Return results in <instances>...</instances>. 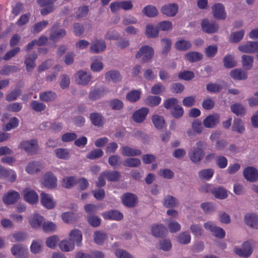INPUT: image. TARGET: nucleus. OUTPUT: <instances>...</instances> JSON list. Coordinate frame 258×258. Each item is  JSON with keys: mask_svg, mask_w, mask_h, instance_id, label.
<instances>
[{"mask_svg": "<svg viewBox=\"0 0 258 258\" xmlns=\"http://www.w3.org/2000/svg\"><path fill=\"white\" fill-rule=\"evenodd\" d=\"M19 148L31 155L37 154L39 149L38 141L36 139L22 141L20 143Z\"/></svg>", "mask_w": 258, "mask_h": 258, "instance_id": "obj_1", "label": "nucleus"}, {"mask_svg": "<svg viewBox=\"0 0 258 258\" xmlns=\"http://www.w3.org/2000/svg\"><path fill=\"white\" fill-rule=\"evenodd\" d=\"M154 54L153 48L149 45L142 46L136 53L135 57L137 59L142 58L143 63L149 62L153 58Z\"/></svg>", "mask_w": 258, "mask_h": 258, "instance_id": "obj_2", "label": "nucleus"}, {"mask_svg": "<svg viewBox=\"0 0 258 258\" xmlns=\"http://www.w3.org/2000/svg\"><path fill=\"white\" fill-rule=\"evenodd\" d=\"M255 244V242L252 239L248 240L243 242L241 248H235L234 251L235 253L243 257H248L253 251V247Z\"/></svg>", "mask_w": 258, "mask_h": 258, "instance_id": "obj_3", "label": "nucleus"}, {"mask_svg": "<svg viewBox=\"0 0 258 258\" xmlns=\"http://www.w3.org/2000/svg\"><path fill=\"white\" fill-rule=\"evenodd\" d=\"M238 50L245 53L252 54L258 52V41H248L245 44L240 45Z\"/></svg>", "mask_w": 258, "mask_h": 258, "instance_id": "obj_4", "label": "nucleus"}, {"mask_svg": "<svg viewBox=\"0 0 258 258\" xmlns=\"http://www.w3.org/2000/svg\"><path fill=\"white\" fill-rule=\"evenodd\" d=\"M122 203L128 208L135 207L138 202L137 196L131 192L124 194L121 197Z\"/></svg>", "mask_w": 258, "mask_h": 258, "instance_id": "obj_5", "label": "nucleus"}, {"mask_svg": "<svg viewBox=\"0 0 258 258\" xmlns=\"http://www.w3.org/2000/svg\"><path fill=\"white\" fill-rule=\"evenodd\" d=\"M203 30L207 33H213L217 32L219 29L218 23L215 21H210L205 19L201 22Z\"/></svg>", "mask_w": 258, "mask_h": 258, "instance_id": "obj_6", "label": "nucleus"}, {"mask_svg": "<svg viewBox=\"0 0 258 258\" xmlns=\"http://www.w3.org/2000/svg\"><path fill=\"white\" fill-rule=\"evenodd\" d=\"M190 160L194 163H200L205 156V152L202 149L193 148L188 153Z\"/></svg>", "mask_w": 258, "mask_h": 258, "instance_id": "obj_7", "label": "nucleus"}, {"mask_svg": "<svg viewBox=\"0 0 258 258\" xmlns=\"http://www.w3.org/2000/svg\"><path fill=\"white\" fill-rule=\"evenodd\" d=\"M11 251L12 254L16 258H25L28 255L27 249L22 244L13 245Z\"/></svg>", "mask_w": 258, "mask_h": 258, "instance_id": "obj_8", "label": "nucleus"}, {"mask_svg": "<svg viewBox=\"0 0 258 258\" xmlns=\"http://www.w3.org/2000/svg\"><path fill=\"white\" fill-rule=\"evenodd\" d=\"M92 79V76L89 72L80 71L75 75V80L76 83L79 85H86Z\"/></svg>", "mask_w": 258, "mask_h": 258, "instance_id": "obj_9", "label": "nucleus"}, {"mask_svg": "<svg viewBox=\"0 0 258 258\" xmlns=\"http://www.w3.org/2000/svg\"><path fill=\"white\" fill-rule=\"evenodd\" d=\"M149 112V109L147 107H142L135 111L132 115L134 121L137 123H143L146 119V116Z\"/></svg>", "mask_w": 258, "mask_h": 258, "instance_id": "obj_10", "label": "nucleus"}, {"mask_svg": "<svg viewBox=\"0 0 258 258\" xmlns=\"http://www.w3.org/2000/svg\"><path fill=\"white\" fill-rule=\"evenodd\" d=\"M220 122V116L217 113L211 114L206 117L203 121V124L206 128H214Z\"/></svg>", "mask_w": 258, "mask_h": 258, "instance_id": "obj_11", "label": "nucleus"}, {"mask_svg": "<svg viewBox=\"0 0 258 258\" xmlns=\"http://www.w3.org/2000/svg\"><path fill=\"white\" fill-rule=\"evenodd\" d=\"M106 47V43L102 39H94L91 42L90 51L94 53L103 51Z\"/></svg>", "mask_w": 258, "mask_h": 258, "instance_id": "obj_12", "label": "nucleus"}, {"mask_svg": "<svg viewBox=\"0 0 258 258\" xmlns=\"http://www.w3.org/2000/svg\"><path fill=\"white\" fill-rule=\"evenodd\" d=\"M67 34V31L64 29L56 28L53 26L50 32L49 39L53 41H57L59 39L63 38Z\"/></svg>", "mask_w": 258, "mask_h": 258, "instance_id": "obj_13", "label": "nucleus"}, {"mask_svg": "<svg viewBox=\"0 0 258 258\" xmlns=\"http://www.w3.org/2000/svg\"><path fill=\"white\" fill-rule=\"evenodd\" d=\"M178 6L175 3L168 4L161 8V13L168 17H174L177 13Z\"/></svg>", "mask_w": 258, "mask_h": 258, "instance_id": "obj_14", "label": "nucleus"}, {"mask_svg": "<svg viewBox=\"0 0 258 258\" xmlns=\"http://www.w3.org/2000/svg\"><path fill=\"white\" fill-rule=\"evenodd\" d=\"M214 17L218 20H223L226 18V13L223 5L220 3L215 4L212 7Z\"/></svg>", "mask_w": 258, "mask_h": 258, "instance_id": "obj_15", "label": "nucleus"}, {"mask_svg": "<svg viewBox=\"0 0 258 258\" xmlns=\"http://www.w3.org/2000/svg\"><path fill=\"white\" fill-rule=\"evenodd\" d=\"M20 198V194L15 190H10L3 196V202L7 205H12L16 203Z\"/></svg>", "mask_w": 258, "mask_h": 258, "instance_id": "obj_16", "label": "nucleus"}, {"mask_svg": "<svg viewBox=\"0 0 258 258\" xmlns=\"http://www.w3.org/2000/svg\"><path fill=\"white\" fill-rule=\"evenodd\" d=\"M57 179L51 172H47L43 178V185L49 188H54L56 186Z\"/></svg>", "mask_w": 258, "mask_h": 258, "instance_id": "obj_17", "label": "nucleus"}, {"mask_svg": "<svg viewBox=\"0 0 258 258\" xmlns=\"http://www.w3.org/2000/svg\"><path fill=\"white\" fill-rule=\"evenodd\" d=\"M243 175L247 180L254 182L258 178V171L254 167L249 166L244 170Z\"/></svg>", "mask_w": 258, "mask_h": 258, "instance_id": "obj_18", "label": "nucleus"}, {"mask_svg": "<svg viewBox=\"0 0 258 258\" xmlns=\"http://www.w3.org/2000/svg\"><path fill=\"white\" fill-rule=\"evenodd\" d=\"M69 240L74 243V245L76 244L78 246H80L82 241V233L77 229L72 230L69 234Z\"/></svg>", "mask_w": 258, "mask_h": 258, "instance_id": "obj_19", "label": "nucleus"}, {"mask_svg": "<svg viewBox=\"0 0 258 258\" xmlns=\"http://www.w3.org/2000/svg\"><path fill=\"white\" fill-rule=\"evenodd\" d=\"M37 58V54L36 52H33L26 56L24 63L28 72H31L34 69L36 66L35 61Z\"/></svg>", "mask_w": 258, "mask_h": 258, "instance_id": "obj_20", "label": "nucleus"}, {"mask_svg": "<svg viewBox=\"0 0 258 258\" xmlns=\"http://www.w3.org/2000/svg\"><path fill=\"white\" fill-rule=\"evenodd\" d=\"M89 118L92 124L98 127L103 126L104 124V117L99 112H94L90 114Z\"/></svg>", "mask_w": 258, "mask_h": 258, "instance_id": "obj_21", "label": "nucleus"}, {"mask_svg": "<svg viewBox=\"0 0 258 258\" xmlns=\"http://www.w3.org/2000/svg\"><path fill=\"white\" fill-rule=\"evenodd\" d=\"M23 195L25 200L30 204H34L38 201V196L33 190L26 189Z\"/></svg>", "mask_w": 258, "mask_h": 258, "instance_id": "obj_22", "label": "nucleus"}, {"mask_svg": "<svg viewBox=\"0 0 258 258\" xmlns=\"http://www.w3.org/2000/svg\"><path fill=\"white\" fill-rule=\"evenodd\" d=\"M244 222L249 227L258 229V217L254 214H246L244 216Z\"/></svg>", "mask_w": 258, "mask_h": 258, "instance_id": "obj_23", "label": "nucleus"}, {"mask_svg": "<svg viewBox=\"0 0 258 258\" xmlns=\"http://www.w3.org/2000/svg\"><path fill=\"white\" fill-rule=\"evenodd\" d=\"M230 77L235 80H245L247 78V73L242 69H235L230 73Z\"/></svg>", "mask_w": 258, "mask_h": 258, "instance_id": "obj_24", "label": "nucleus"}, {"mask_svg": "<svg viewBox=\"0 0 258 258\" xmlns=\"http://www.w3.org/2000/svg\"><path fill=\"white\" fill-rule=\"evenodd\" d=\"M41 203L44 207L48 209H51L55 207V203L50 195L44 192L41 194Z\"/></svg>", "mask_w": 258, "mask_h": 258, "instance_id": "obj_25", "label": "nucleus"}, {"mask_svg": "<svg viewBox=\"0 0 258 258\" xmlns=\"http://www.w3.org/2000/svg\"><path fill=\"white\" fill-rule=\"evenodd\" d=\"M152 233L157 237H163L167 234V228L162 224L154 225L152 226Z\"/></svg>", "mask_w": 258, "mask_h": 258, "instance_id": "obj_26", "label": "nucleus"}, {"mask_svg": "<svg viewBox=\"0 0 258 258\" xmlns=\"http://www.w3.org/2000/svg\"><path fill=\"white\" fill-rule=\"evenodd\" d=\"M105 79L107 82L112 81L114 83H117L121 81L122 76L117 71L111 70L105 73Z\"/></svg>", "mask_w": 258, "mask_h": 258, "instance_id": "obj_27", "label": "nucleus"}, {"mask_svg": "<svg viewBox=\"0 0 258 258\" xmlns=\"http://www.w3.org/2000/svg\"><path fill=\"white\" fill-rule=\"evenodd\" d=\"M241 65L246 71L251 70L254 62L253 56L249 55L244 54L241 56Z\"/></svg>", "mask_w": 258, "mask_h": 258, "instance_id": "obj_28", "label": "nucleus"}, {"mask_svg": "<svg viewBox=\"0 0 258 258\" xmlns=\"http://www.w3.org/2000/svg\"><path fill=\"white\" fill-rule=\"evenodd\" d=\"M174 47L177 50L184 51L190 49L192 44L190 41L182 39L175 42Z\"/></svg>", "mask_w": 258, "mask_h": 258, "instance_id": "obj_29", "label": "nucleus"}, {"mask_svg": "<svg viewBox=\"0 0 258 258\" xmlns=\"http://www.w3.org/2000/svg\"><path fill=\"white\" fill-rule=\"evenodd\" d=\"M105 219L119 221L123 218V214L119 211L115 210L106 212L103 214Z\"/></svg>", "mask_w": 258, "mask_h": 258, "instance_id": "obj_30", "label": "nucleus"}, {"mask_svg": "<svg viewBox=\"0 0 258 258\" xmlns=\"http://www.w3.org/2000/svg\"><path fill=\"white\" fill-rule=\"evenodd\" d=\"M162 203L167 208H174L178 206L179 202L175 197L167 195L164 198Z\"/></svg>", "mask_w": 258, "mask_h": 258, "instance_id": "obj_31", "label": "nucleus"}, {"mask_svg": "<svg viewBox=\"0 0 258 258\" xmlns=\"http://www.w3.org/2000/svg\"><path fill=\"white\" fill-rule=\"evenodd\" d=\"M44 221L43 217L38 214H34L29 220L31 226L36 229L42 227Z\"/></svg>", "mask_w": 258, "mask_h": 258, "instance_id": "obj_32", "label": "nucleus"}, {"mask_svg": "<svg viewBox=\"0 0 258 258\" xmlns=\"http://www.w3.org/2000/svg\"><path fill=\"white\" fill-rule=\"evenodd\" d=\"M151 120L154 126L158 130L163 128L165 125V119L162 115H153Z\"/></svg>", "mask_w": 258, "mask_h": 258, "instance_id": "obj_33", "label": "nucleus"}, {"mask_svg": "<svg viewBox=\"0 0 258 258\" xmlns=\"http://www.w3.org/2000/svg\"><path fill=\"white\" fill-rule=\"evenodd\" d=\"M142 13L149 18H153L157 16L158 11L156 7L153 5H147L142 10Z\"/></svg>", "mask_w": 258, "mask_h": 258, "instance_id": "obj_34", "label": "nucleus"}, {"mask_svg": "<svg viewBox=\"0 0 258 258\" xmlns=\"http://www.w3.org/2000/svg\"><path fill=\"white\" fill-rule=\"evenodd\" d=\"M231 111L236 116H243L246 113V109L242 104L235 103L230 106Z\"/></svg>", "mask_w": 258, "mask_h": 258, "instance_id": "obj_35", "label": "nucleus"}, {"mask_svg": "<svg viewBox=\"0 0 258 258\" xmlns=\"http://www.w3.org/2000/svg\"><path fill=\"white\" fill-rule=\"evenodd\" d=\"M56 97V94L51 91L43 92L39 95L40 100L46 102H52L55 100Z\"/></svg>", "mask_w": 258, "mask_h": 258, "instance_id": "obj_36", "label": "nucleus"}, {"mask_svg": "<svg viewBox=\"0 0 258 258\" xmlns=\"http://www.w3.org/2000/svg\"><path fill=\"white\" fill-rule=\"evenodd\" d=\"M203 57V54L200 52L190 51L185 54L184 59L190 62H194L201 60Z\"/></svg>", "mask_w": 258, "mask_h": 258, "instance_id": "obj_37", "label": "nucleus"}, {"mask_svg": "<svg viewBox=\"0 0 258 258\" xmlns=\"http://www.w3.org/2000/svg\"><path fill=\"white\" fill-rule=\"evenodd\" d=\"M121 153L122 155L127 157L139 156L142 154V151L140 150L132 148L127 146L122 148Z\"/></svg>", "mask_w": 258, "mask_h": 258, "instance_id": "obj_38", "label": "nucleus"}, {"mask_svg": "<svg viewBox=\"0 0 258 258\" xmlns=\"http://www.w3.org/2000/svg\"><path fill=\"white\" fill-rule=\"evenodd\" d=\"M161 44L162 47L161 53L163 56H166L171 50L172 41L169 38H164L161 40Z\"/></svg>", "mask_w": 258, "mask_h": 258, "instance_id": "obj_39", "label": "nucleus"}, {"mask_svg": "<svg viewBox=\"0 0 258 258\" xmlns=\"http://www.w3.org/2000/svg\"><path fill=\"white\" fill-rule=\"evenodd\" d=\"M232 131L242 134L245 131V127L242 120L239 118H236L234 120L232 126Z\"/></svg>", "mask_w": 258, "mask_h": 258, "instance_id": "obj_40", "label": "nucleus"}, {"mask_svg": "<svg viewBox=\"0 0 258 258\" xmlns=\"http://www.w3.org/2000/svg\"><path fill=\"white\" fill-rule=\"evenodd\" d=\"M104 95V90L102 88H95L90 91L88 98L92 101L100 99Z\"/></svg>", "mask_w": 258, "mask_h": 258, "instance_id": "obj_41", "label": "nucleus"}, {"mask_svg": "<svg viewBox=\"0 0 258 258\" xmlns=\"http://www.w3.org/2000/svg\"><path fill=\"white\" fill-rule=\"evenodd\" d=\"M245 31L243 30L232 32L229 36V41L233 43L240 42L243 38Z\"/></svg>", "mask_w": 258, "mask_h": 258, "instance_id": "obj_42", "label": "nucleus"}, {"mask_svg": "<svg viewBox=\"0 0 258 258\" xmlns=\"http://www.w3.org/2000/svg\"><path fill=\"white\" fill-rule=\"evenodd\" d=\"M40 164L37 161H32L29 162L26 167V172L33 174L40 171Z\"/></svg>", "mask_w": 258, "mask_h": 258, "instance_id": "obj_43", "label": "nucleus"}, {"mask_svg": "<svg viewBox=\"0 0 258 258\" xmlns=\"http://www.w3.org/2000/svg\"><path fill=\"white\" fill-rule=\"evenodd\" d=\"M106 178L109 181L116 182L121 177V174L118 171H105Z\"/></svg>", "mask_w": 258, "mask_h": 258, "instance_id": "obj_44", "label": "nucleus"}, {"mask_svg": "<svg viewBox=\"0 0 258 258\" xmlns=\"http://www.w3.org/2000/svg\"><path fill=\"white\" fill-rule=\"evenodd\" d=\"M145 34L148 38H155L157 37L159 34V30L157 26L155 27L152 24H147Z\"/></svg>", "mask_w": 258, "mask_h": 258, "instance_id": "obj_45", "label": "nucleus"}, {"mask_svg": "<svg viewBox=\"0 0 258 258\" xmlns=\"http://www.w3.org/2000/svg\"><path fill=\"white\" fill-rule=\"evenodd\" d=\"M141 95V90H134L126 94V99L131 102H136L140 99Z\"/></svg>", "mask_w": 258, "mask_h": 258, "instance_id": "obj_46", "label": "nucleus"}, {"mask_svg": "<svg viewBox=\"0 0 258 258\" xmlns=\"http://www.w3.org/2000/svg\"><path fill=\"white\" fill-rule=\"evenodd\" d=\"M161 101V98L158 96H149L145 99V103L150 107H154L158 105Z\"/></svg>", "mask_w": 258, "mask_h": 258, "instance_id": "obj_47", "label": "nucleus"}, {"mask_svg": "<svg viewBox=\"0 0 258 258\" xmlns=\"http://www.w3.org/2000/svg\"><path fill=\"white\" fill-rule=\"evenodd\" d=\"M214 173L213 169H204L199 171L198 175L201 179L208 180L213 176Z\"/></svg>", "mask_w": 258, "mask_h": 258, "instance_id": "obj_48", "label": "nucleus"}, {"mask_svg": "<svg viewBox=\"0 0 258 258\" xmlns=\"http://www.w3.org/2000/svg\"><path fill=\"white\" fill-rule=\"evenodd\" d=\"M93 236L95 242L99 245H102L107 238V236L106 233L100 231H95Z\"/></svg>", "mask_w": 258, "mask_h": 258, "instance_id": "obj_49", "label": "nucleus"}, {"mask_svg": "<svg viewBox=\"0 0 258 258\" xmlns=\"http://www.w3.org/2000/svg\"><path fill=\"white\" fill-rule=\"evenodd\" d=\"M77 183V178L75 176L66 177L63 178L62 185L67 188L73 187Z\"/></svg>", "mask_w": 258, "mask_h": 258, "instance_id": "obj_50", "label": "nucleus"}, {"mask_svg": "<svg viewBox=\"0 0 258 258\" xmlns=\"http://www.w3.org/2000/svg\"><path fill=\"white\" fill-rule=\"evenodd\" d=\"M177 240L179 243L182 244H187L190 242L191 237L188 232L185 231L178 234Z\"/></svg>", "mask_w": 258, "mask_h": 258, "instance_id": "obj_51", "label": "nucleus"}, {"mask_svg": "<svg viewBox=\"0 0 258 258\" xmlns=\"http://www.w3.org/2000/svg\"><path fill=\"white\" fill-rule=\"evenodd\" d=\"M61 218L66 223H70L77 221L79 218L78 215L71 212H64L62 214Z\"/></svg>", "mask_w": 258, "mask_h": 258, "instance_id": "obj_52", "label": "nucleus"}, {"mask_svg": "<svg viewBox=\"0 0 258 258\" xmlns=\"http://www.w3.org/2000/svg\"><path fill=\"white\" fill-rule=\"evenodd\" d=\"M46 127H49L51 130L54 131H60L61 130L62 125L59 122L49 123L48 122H45L40 125L41 130L45 129Z\"/></svg>", "mask_w": 258, "mask_h": 258, "instance_id": "obj_53", "label": "nucleus"}, {"mask_svg": "<svg viewBox=\"0 0 258 258\" xmlns=\"http://www.w3.org/2000/svg\"><path fill=\"white\" fill-rule=\"evenodd\" d=\"M59 248L64 251H69L73 250L75 248L74 243L70 240H62L59 244Z\"/></svg>", "mask_w": 258, "mask_h": 258, "instance_id": "obj_54", "label": "nucleus"}, {"mask_svg": "<svg viewBox=\"0 0 258 258\" xmlns=\"http://www.w3.org/2000/svg\"><path fill=\"white\" fill-rule=\"evenodd\" d=\"M212 194L216 198L219 199H225L227 197L226 190L221 187L214 188L212 190Z\"/></svg>", "mask_w": 258, "mask_h": 258, "instance_id": "obj_55", "label": "nucleus"}, {"mask_svg": "<svg viewBox=\"0 0 258 258\" xmlns=\"http://www.w3.org/2000/svg\"><path fill=\"white\" fill-rule=\"evenodd\" d=\"M56 156L61 159L67 160L70 158V154L68 149L66 148H58L55 150Z\"/></svg>", "mask_w": 258, "mask_h": 258, "instance_id": "obj_56", "label": "nucleus"}, {"mask_svg": "<svg viewBox=\"0 0 258 258\" xmlns=\"http://www.w3.org/2000/svg\"><path fill=\"white\" fill-rule=\"evenodd\" d=\"M172 116L176 118H181L184 114V110L182 107L178 104L175 106L171 111Z\"/></svg>", "mask_w": 258, "mask_h": 258, "instance_id": "obj_57", "label": "nucleus"}, {"mask_svg": "<svg viewBox=\"0 0 258 258\" xmlns=\"http://www.w3.org/2000/svg\"><path fill=\"white\" fill-rule=\"evenodd\" d=\"M141 164V161L138 158H129L125 159L123 165L126 167H137Z\"/></svg>", "mask_w": 258, "mask_h": 258, "instance_id": "obj_58", "label": "nucleus"}, {"mask_svg": "<svg viewBox=\"0 0 258 258\" xmlns=\"http://www.w3.org/2000/svg\"><path fill=\"white\" fill-rule=\"evenodd\" d=\"M103 151L100 149H95L90 151L87 155V158L90 160L99 159L103 155Z\"/></svg>", "mask_w": 258, "mask_h": 258, "instance_id": "obj_59", "label": "nucleus"}, {"mask_svg": "<svg viewBox=\"0 0 258 258\" xmlns=\"http://www.w3.org/2000/svg\"><path fill=\"white\" fill-rule=\"evenodd\" d=\"M201 207L207 214H211L216 210L215 205L211 202L202 203L201 205Z\"/></svg>", "mask_w": 258, "mask_h": 258, "instance_id": "obj_60", "label": "nucleus"}, {"mask_svg": "<svg viewBox=\"0 0 258 258\" xmlns=\"http://www.w3.org/2000/svg\"><path fill=\"white\" fill-rule=\"evenodd\" d=\"M222 89V85L215 83H210L206 85V89L211 93H218Z\"/></svg>", "mask_w": 258, "mask_h": 258, "instance_id": "obj_61", "label": "nucleus"}, {"mask_svg": "<svg viewBox=\"0 0 258 258\" xmlns=\"http://www.w3.org/2000/svg\"><path fill=\"white\" fill-rule=\"evenodd\" d=\"M109 105L112 109L120 110L123 108L124 104L121 100L118 99H114L110 101Z\"/></svg>", "mask_w": 258, "mask_h": 258, "instance_id": "obj_62", "label": "nucleus"}, {"mask_svg": "<svg viewBox=\"0 0 258 258\" xmlns=\"http://www.w3.org/2000/svg\"><path fill=\"white\" fill-rule=\"evenodd\" d=\"M108 163L110 166L117 168L121 164V158L119 155H112L108 158Z\"/></svg>", "mask_w": 258, "mask_h": 258, "instance_id": "obj_63", "label": "nucleus"}, {"mask_svg": "<svg viewBox=\"0 0 258 258\" xmlns=\"http://www.w3.org/2000/svg\"><path fill=\"white\" fill-rule=\"evenodd\" d=\"M165 91V87L160 83L154 84L151 89V92L154 95L160 94Z\"/></svg>", "mask_w": 258, "mask_h": 258, "instance_id": "obj_64", "label": "nucleus"}]
</instances>
